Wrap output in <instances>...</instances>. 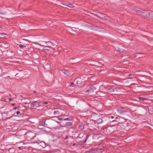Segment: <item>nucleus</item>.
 Listing matches in <instances>:
<instances>
[{
	"instance_id": "19",
	"label": "nucleus",
	"mask_w": 153,
	"mask_h": 153,
	"mask_svg": "<svg viewBox=\"0 0 153 153\" xmlns=\"http://www.w3.org/2000/svg\"><path fill=\"white\" fill-rule=\"evenodd\" d=\"M6 12H2L1 10H0V15H6Z\"/></svg>"
},
{
	"instance_id": "37",
	"label": "nucleus",
	"mask_w": 153,
	"mask_h": 153,
	"mask_svg": "<svg viewBox=\"0 0 153 153\" xmlns=\"http://www.w3.org/2000/svg\"><path fill=\"white\" fill-rule=\"evenodd\" d=\"M23 103L25 104H27L28 103L26 102H23Z\"/></svg>"
},
{
	"instance_id": "2",
	"label": "nucleus",
	"mask_w": 153,
	"mask_h": 153,
	"mask_svg": "<svg viewBox=\"0 0 153 153\" xmlns=\"http://www.w3.org/2000/svg\"><path fill=\"white\" fill-rule=\"evenodd\" d=\"M57 124H60V123L59 122L52 120L50 122V126L52 128H57L58 126Z\"/></svg>"
},
{
	"instance_id": "22",
	"label": "nucleus",
	"mask_w": 153,
	"mask_h": 153,
	"mask_svg": "<svg viewBox=\"0 0 153 153\" xmlns=\"http://www.w3.org/2000/svg\"><path fill=\"white\" fill-rule=\"evenodd\" d=\"M89 153H97L95 150H92L90 151Z\"/></svg>"
},
{
	"instance_id": "10",
	"label": "nucleus",
	"mask_w": 153,
	"mask_h": 153,
	"mask_svg": "<svg viewBox=\"0 0 153 153\" xmlns=\"http://www.w3.org/2000/svg\"><path fill=\"white\" fill-rule=\"evenodd\" d=\"M85 135L83 133H80L78 135V137L79 138H82L84 137Z\"/></svg>"
},
{
	"instance_id": "34",
	"label": "nucleus",
	"mask_w": 153,
	"mask_h": 153,
	"mask_svg": "<svg viewBox=\"0 0 153 153\" xmlns=\"http://www.w3.org/2000/svg\"><path fill=\"white\" fill-rule=\"evenodd\" d=\"M16 114H19L20 113V112L19 111H17L16 112Z\"/></svg>"
},
{
	"instance_id": "6",
	"label": "nucleus",
	"mask_w": 153,
	"mask_h": 153,
	"mask_svg": "<svg viewBox=\"0 0 153 153\" xmlns=\"http://www.w3.org/2000/svg\"><path fill=\"white\" fill-rule=\"evenodd\" d=\"M105 93L101 91H99L97 92V94L100 97H103L104 96Z\"/></svg>"
},
{
	"instance_id": "23",
	"label": "nucleus",
	"mask_w": 153,
	"mask_h": 153,
	"mask_svg": "<svg viewBox=\"0 0 153 153\" xmlns=\"http://www.w3.org/2000/svg\"><path fill=\"white\" fill-rule=\"evenodd\" d=\"M88 137H89V136L88 135H87L86 137H85V140H84V141H83V142L84 143H85L86 142L87 139L88 138Z\"/></svg>"
},
{
	"instance_id": "18",
	"label": "nucleus",
	"mask_w": 153,
	"mask_h": 153,
	"mask_svg": "<svg viewBox=\"0 0 153 153\" xmlns=\"http://www.w3.org/2000/svg\"><path fill=\"white\" fill-rule=\"evenodd\" d=\"M138 99L141 100H147V99L145 98L142 97H139Z\"/></svg>"
},
{
	"instance_id": "15",
	"label": "nucleus",
	"mask_w": 153,
	"mask_h": 153,
	"mask_svg": "<svg viewBox=\"0 0 153 153\" xmlns=\"http://www.w3.org/2000/svg\"><path fill=\"white\" fill-rule=\"evenodd\" d=\"M90 89L92 90H93L96 89V88L95 87H94V86H93V85H91L90 87Z\"/></svg>"
},
{
	"instance_id": "13",
	"label": "nucleus",
	"mask_w": 153,
	"mask_h": 153,
	"mask_svg": "<svg viewBox=\"0 0 153 153\" xmlns=\"http://www.w3.org/2000/svg\"><path fill=\"white\" fill-rule=\"evenodd\" d=\"M107 90L108 92H113L114 91V89L112 88H108L107 89Z\"/></svg>"
},
{
	"instance_id": "5",
	"label": "nucleus",
	"mask_w": 153,
	"mask_h": 153,
	"mask_svg": "<svg viewBox=\"0 0 153 153\" xmlns=\"http://www.w3.org/2000/svg\"><path fill=\"white\" fill-rule=\"evenodd\" d=\"M95 16L104 19H106V18L107 16H106L105 14H103L100 13H97L96 14Z\"/></svg>"
},
{
	"instance_id": "20",
	"label": "nucleus",
	"mask_w": 153,
	"mask_h": 153,
	"mask_svg": "<svg viewBox=\"0 0 153 153\" xmlns=\"http://www.w3.org/2000/svg\"><path fill=\"white\" fill-rule=\"evenodd\" d=\"M59 113L58 111H55L54 112V115L59 114Z\"/></svg>"
},
{
	"instance_id": "42",
	"label": "nucleus",
	"mask_w": 153,
	"mask_h": 153,
	"mask_svg": "<svg viewBox=\"0 0 153 153\" xmlns=\"http://www.w3.org/2000/svg\"><path fill=\"white\" fill-rule=\"evenodd\" d=\"M36 91H34V92H33V93H36Z\"/></svg>"
},
{
	"instance_id": "39",
	"label": "nucleus",
	"mask_w": 153,
	"mask_h": 153,
	"mask_svg": "<svg viewBox=\"0 0 153 153\" xmlns=\"http://www.w3.org/2000/svg\"><path fill=\"white\" fill-rule=\"evenodd\" d=\"M58 119L59 120H63L62 119V118H61V119H60V118H59Z\"/></svg>"
},
{
	"instance_id": "43",
	"label": "nucleus",
	"mask_w": 153,
	"mask_h": 153,
	"mask_svg": "<svg viewBox=\"0 0 153 153\" xmlns=\"http://www.w3.org/2000/svg\"><path fill=\"white\" fill-rule=\"evenodd\" d=\"M111 118H114V117H113L112 116V117H111Z\"/></svg>"
},
{
	"instance_id": "7",
	"label": "nucleus",
	"mask_w": 153,
	"mask_h": 153,
	"mask_svg": "<svg viewBox=\"0 0 153 153\" xmlns=\"http://www.w3.org/2000/svg\"><path fill=\"white\" fill-rule=\"evenodd\" d=\"M7 37V35L4 33H0V37L2 38H6Z\"/></svg>"
},
{
	"instance_id": "16",
	"label": "nucleus",
	"mask_w": 153,
	"mask_h": 153,
	"mask_svg": "<svg viewBox=\"0 0 153 153\" xmlns=\"http://www.w3.org/2000/svg\"><path fill=\"white\" fill-rule=\"evenodd\" d=\"M44 47L43 48V49L46 51H49V49L48 48V47H47V46H44Z\"/></svg>"
},
{
	"instance_id": "11",
	"label": "nucleus",
	"mask_w": 153,
	"mask_h": 153,
	"mask_svg": "<svg viewBox=\"0 0 153 153\" xmlns=\"http://www.w3.org/2000/svg\"><path fill=\"white\" fill-rule=\"evenodd\" d=\"M102 122V120L101 118H100L98 119L97 120V122L98 123H99V124L101 123Z\"/></svg>"
},
{
	"instance_id": "40",
	"label": "nucleus",
	"mask_w": 153,
	"mask_h": 153,
	"mask_svg": "<svg viewBox=\"0 0 153 153\" xmlns=\"http://www.w3.org/2000/svg\"><path fill=\"white\" fill-rule=\"evenodd\" d=\"M33 102L34 103H35V102H37V101H33Z\"/></svg>"
},
{
	"instance_id": "4",
	"label": "nucleus",
	"mask_w": 153,
	"mask_h": 153,
	"mask_svg": "<svg viewBox=\"0 0 153 153\" xmlns=\"http://www.w3.org/2000/svg\"><path fill=\"white\" fill-rule=\"evenodd\" d=\"M138 13V15H142L143 16L146 17H148V15H150L151 14H152L149 12L145 13L142 12L140 10L139 11V12Z\"/></svg>"
},
{
	"instance_id": "35",
	"label": "nucleus",
	"mask_w": 153,
	"mask_h": 153,
	"mask_svg": "<svg viewBox=\"0 0 153 153\" xmlns=\"http://www.w3.org/2000/svg\"><path fill=\"white\" fill-rule=\"evenodd\" d=\"M8 113V112H7L4 113L3 114L6 115H7V114Z\"/></svg>"
},
{
	"instance_id": "32",
	"label": "nucleus",
	"mask_w": 153,
	"mask_h": 153,
	"mask_svg": "<svg viewBox=\"0 0 153 153\" xmlns=\"http://www.w3.org/2000/svg\"><path fill=\"white\" fill-rule=\"evenodd\" d=\"M150 111L153 112V107L151 108L150 109Z\"/></svg>"
},
{
	"instance_id": "30",
	"label": "nucleus",
	"mask_w": 153,
	"mask_h": 153,
	"mask_svg": "<svg viewBox=\"0 0 153 153\" xmlns=\"http://www.w3.org/2000/svg\"><path fill=\"white\" fill-rule=\"evenodd\" d=\"M79 128H81V129H82V128L83 129V128H84L83 126H79Z\"/></svg>"
},
{
	"instance_id": "26",
	"label": "nucleus",
	"mask_w": 153,
	"mask_h": 153,
	"mask_svg": "<svg viewBox=\"0 0 153 153\" xmlns=\"http://www.w3.org/2000/svg\"><path fill=\"white\" fill-rule=\"evenodd\" d=\"M64 120H71V119H70V118H65V119H64Z\"/></svg>"
},
{
	"instance_id": "46",
	"label": "nucleus",
	"mask_w": 153,
	"mask_h": 153,
	"mask_svg": "<svg viewBox=\"0 0 153 153\" xmlns=\"http://www.w3.org/2000/svg\"><path fill=\"white\" fill-rule=\"evenodd\" d=\"M67 4H66L65 5H66ZM64 5H65V4H64Z\"/></svg>"
},
{
	"instance_id": "3",
	"label": "nucleus",
	"mask_w": 153,
	"mask_h": 153,
	"mask_svg": "<svg viewBox=\"0 0 153 153\" xmlns=\"http://www.w3.org/2000/svg\"><path fill=\"white\" fill-rule=\"evenodd\" d=\"M36 134H34V133L31 132H28L26 134L27 137L30 140L33 139L36 137Z\"/></svg>"
},
{
	"instance_id": "29",
	"label": "nucleus",
	"mask_w": 153,
	"mask_h": 153,
	"mask_svg": "<svg viewBox=\"0 0 153 153\" xmlns=\"http://www.w3.org/2000/svg\"><path fill=\"white\" fill-rule=\"evenodd\" d=\"M43 103L45 105H47L48 104V102H44Z\"/></svg>"
},
{
	"instance_id": "31",
	"label": "nucleus",
	"mask_w": 153,
	"mask_h": 153,
	"mask_svg": "<svg viewBox=\"0 0 153 153\" xmlns=\"http://www.w3.org/2000/svg\"><path fill=\"white\" fill-rule=\"evenodd\" d=\"M135 11L137 13L139 12V10H135Z\"/></svg>"
},
{
	"instance_id": "14",
	"label": "nucleus",
	"mask_w": 153,
	"mask_h": 153,
	"mask_svg": "<svg viewBox=\"0 0 153 153\" xmlns=\"http://www.w3.org/2000/svg\"><path fill=\"white\" fill-rule=\"evenodd\" d=\"M66 6L69 7L70 8H74V6L72 4H67Z\"/></svg>"
},
{
	"instance_id": "12",
	"label": "nucleus",
	"mask_w": 153,
	"mask_h": 153,
	"mask_svg": "<svg viewBox=\"0 0 153 153\" xmlns=\"http://www.w3.org/2000/svg\"><path fill=\"white\" fill-rule=\"evenodd\" d=\"M72 125V123L70 122H67L66 123V125L64 126H71Z\"/></svg>"
},
{
	"instance_id": "28",
	"label": "nucleus",
	"mask_w": 153,
	"mask_h": 153,
	"mask_svg": "<svg viewBox=\"0 0 153 153\" xmlns=\"http://www.w3.org/2000/svg\"><path fill=\"white\" fill-rule=\"evenodd\" d=\"M47 47H48V48H52L51 46V45H48V46H46Z\"/></svg>"
},
{
	"instance_id": "24",
	"label": "nucleus",
	"mask_w": 153,
	"mask_h": 153,
	"mask_svg": "<svg viewBox=\"0 0 153 153\" xmlns=\"http://www.w3.org/2000/svg\"><path fill=\"white\" fill-rule=\"evenodd\" d=\"M35 106L37 107H40L41 106V105H39V104L38 103H34Z\"/></svg>"
},
{
	"instance_id": "38",
	"label": "nucleus",
	"mask_w": 153,
	"mask_h": 153,
	"mask_svg": "<svg viewBox=\"0 0 153 153\" xmlns=\"http://www.w3.org/2000/svg\"><path fill=\"white\" fill-rule=\"evenodd\" d=\"M13 115H12L11 116L9 117L8 118L9 119L11 117H13Z\"/></svg>"
},
{
	"instance_id": "9",
	"label": "nucleus",
	"mask_w": 153,
	"mask_h": 153,
	"mask_svg": "<svg viewBox=\"0 0 153 153\" xmlns=\"http://www.w3.org/2000/svg\"><path fill=\"white\" fill-rule=\"evenodd\" d=\"M62 72L66 75H68L70 74L69 71L66 70H63Z\"/></svg>"
},
{
	"instance_id": "17",
	"label": "nucleus",
	"mask_w": 153,
	"mask_h": 153,
	"mask_svg": "<svg viewBox=\"0 0 153 153\" xmlns=\"http://www.w3.org/2000/svg\"><path fill=\"white\" fill-rule=\"evenodd\" d=\"M18 45L21 48H23L26 47L24 45H22L21 44Z\"/></svg>"
},
{
	"instance_id": "44",
	"label": "nucleus",
	"mask_w": 153,
	"mask_h": 153,
	"mask_svg": "<svg viewBox=\"0 0 153 153\" xmlns=\"http://www.w3.org/2000/svg\"><path fill=\"white\" fill-rule=\"evenodd\" d=\"M128 75L129 76H131V75L129 74Z\"/></svg>"
},
{
	"instance_id": "25",
	"label": "nucleus",
	"mask_w": 153,
	"mask_h": 153,
	"mask_svg": "<svg viewBox=\"0 0 153 153\" xmlns=\"http://www.w3.org/2000/svg\"><path fill=\"white\" fill-rule=\"evenodd\" d=\"M70 86L71 87H74V83L73 82H71L70 83Z\"/></svg>"
},
{
	"instance_id": "41",
	"label": "nucleus",
	"mask_w": 153,
	"mask_h": 153,
	"mask_svg": "<svg viewBox=\"0 0 153 153\" xmlns=\"http://www.w3.org/2000/svg\"><path fill=\"white\" fill-rule=\"evenodd\" d=\"M89 91L88 90H86V92H88V91Z\"/></svg>"
},
{
	"instance_id": "27",
	"label": "nucleus",
	"mask_w": 153,
	"mask_h": 153,
	"mask_svg": "<svg viewBox=\"0 0 153 153\" xmlns=\"http://www.w3.org/2000/svg\"><path fill=\"white\" fill-rule=\"evenodd\" d=\"M31 107H35L34 103H32L31 104Z\"/></svg>"
},
{
	"instance_id": "1",
	"label": "nucleus",
	"mask_w": 153,
	"mask_h": 153,
	"mask_svg": "<svg viewBox=\"0 0 153 153\" xmlns=\"http://www.w3.org/2000/svg\"><path fill=\"white\" fill-rule=\"evenodd\" d=\"M117 111L120 115H123L126 114L128 111V109L125 108H118Z\"/></svg>"
},
{
	"instance_id": "21",
	"label": "nucleus",
	"mask_w": 153,
	"mask_h": 153,
	"mask_svg": "<svg viewBox=\"0 0 153 153\" xmlns=\"http://www.w3.org/2000/svg\"><path fill=\"white\" fill-rule=\"evenodd\" d=\"M82 83V81L80 80H77V83L78 84H81Z\"/></svg>"
},
{
	"instance_id": "36",
	"label": "nucleus",
	"mask_w": 153,
	"mask_h": 153,
	"mask_svg": "<svg viewBox=\"0 0 153 153\" xmlns=\"http://www.w3.org/2000/svg\"><path fill=\"white\" fill-rule=\"evenodd\" d=\"M9 101H11L12 100V99L11 98H9Z\"/></svg>"
},
{
	"instance_id": "45",
	"label": "nucleus",
	"mask_w": 153,
	"mask_h": 153,
	"mask_svg": "<svg viewBox=\"0 0 153 153\" xmlns=\"http://www.w3.org/2000/svg\"><path fill=\"white\" fill-rule=\"evenodd\" d=\"M114 120H113V121H112V122H114Z\"/></svg>"
},
{
	"instance_id": "8",
	"label": "nucleus",
	"mask_w": 153,
	"mask_h": 153,
	"mask_svg": "<svg viewBox=\"0 0 153 153\" xmlns=\"http://www.w3.org/2000/svg\"><path fill=\"white\" fill-rule=\"evenodd\" d=\"M45 42V43L47 45H51L52 46H53L54 45V44L50 42Z\"/></svg>"
},
{
	"instance_id": "33",
	"label": "nucleus",
	"mask_w": 153,
	"mask_h": 153,
	"mask_svg": "<svg viewBox=\"0 0 153 153\" xmlns=\"http://www.w3.org/2000/svg\"><path fill=\"white\" fill-rule=\"evenodd\" d=\"M17 108V107H14L13 108V110H15Z\"/></svg>"
}]
</instances>
